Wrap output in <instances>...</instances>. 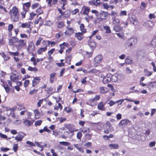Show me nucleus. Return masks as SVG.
<instances>
[{"instance_id":"f257e3e1","label":"nucleus","mask_w":156,"mask_h":156,"mask_svg":"<svg viewBox=\"0 0 156 156\" xmlns=\"http://www.w3.org/2000/svg\"><path fill=\"white\" fill-rule=\"evenodd\" d=\"M9 14L11 20L13 22H18L20 20L19 10L16 6H13L11 9Z\"/></svg>"},{"instance_id":"f03ea898","label":"nucleus","mask_w":156,"mask_h":156,"mask_svg":"<svg viewBox=\"0 0 156 156\" xmlns=\"http://www.w3.org/2000/svg\"><path fill=\"white\" fill-rule=\"evenodd\" d=\"M137 42V39L136 37H132L129 38L125 42V45L126 47H133Z\"/></svg>"},{"instance_id":"7ed1b4c3","label":"nucleus","mask_w":156,"mask_h":156,"mask_svg":"<svg viewBox=\"0 0 156 156\" xmlns=\"http://www.w3.org/2000/svg\"><path fill=\"white\" fill-rule=\"evenodd\" d=\"M27 51L29 54H30L33 56H35L36 55L35 48L33 43L31 42L28 44L27 48Z\"/></svg>"},{"instance_id":"20e7f679","label":"nucleus","mask_w":156,"mask_h":156,"mask_svg":"<svg viewBox=\"0 0 156 156\" xmlns=\"http://www.w3.org/2000/svg\"><path fill=\"white\" fill-rule=\"evenodd\" d=\"M27 44V41L25 39H19L18 38L17 43L16 44V47L19 49H21L26 47Z\"/></svg>"},{"instance_id":"39448f33","label":"nucleus","mask_w":156,"mask_h":156,"mask_svg":"<svg viewBox=\"0 0 156 156\" xmlns=\"http://www.w3.org/2000/svg\"><path fill=\"white\" fill-rule=\"evenodd\" d=\"M103 58L102 56L101 55H98L94 57L93 61L94 67H97L99 66Z\"/></svg>"},{"instance_id":"423d86ee","label":"nucleus","mask_w":156,"mask_h":156,"mask_svg":"<svg viewBox=\"0 0 156 156\" xmlns=\"http://www.w3.org/2000/svg\"><path fill=\"white\" fill-rule=\"evenodd\" d=\"M31 23H32L31 22H28L22 23L21 26V27L23 28H29V29L26 30V32L28 33L29 34V37L30 36V33L32 31V28L31 27Z\"/></svg>"},{"instance_id":"0eeeda50","label":"nucleus","mask_w":156,"mask_h":156,"mask_svg":"<svg viewBox=\"0 0 156 156\" xmlns=\"http://www.w3.org/2000/svg\"><path fill=\"white\" fill-rule=\"evenodd\" d=\"M109 13L107 12L101 11L99 14V18L101 21H105L107 20Z\"/></svg>"},{"instance_id":"6e6552de","label":"nucleus","mask_w":156,"mask_h":156,"mask_svg":"<svg viewBox=\"0 0 156 156\" xmlns=\"http://www.w3.org/2000/svg\"><path fill=\"white\" fill-rule=\"evenodd\" d=\"M18 39V38L16 37H12L9 40V45L16 47Z\"/></svg>"},{"instance_id":"1a4fd4ad","label":"nucleus","mask_w":156,"mask_h":156,"mask_svg":"<svg viewBox=\"0 0 156 156\" xmlns=\"http://www.w3.org/2000/svg\"><path fill=\"white\" fill-rule=\"evenodd\" d=\"M111 74H108L105 76L103 77L102 82L104 84L108 83L111 81Z\"/></svg>"},{"instance_id":"9d476101","label":"nucleus","mask_w":156,"mask_h":156,"mask_svg":"<svg viewBox=\"0 0 156 156\" xmlns=\"http://www.w3.org/2000/svg\"><path fill=\"white\" fill-rule=\"evenodd\" d=\"M90 8L86 6H83L82 9L81 13L85 15L88 16L90 11Z\"/></svg>"},{"instance_id":"9b49d317","label":"nucleus","mask_w":156,"mask_h":156,"mask_svg":"<svg viewBox=\"0 0 156 156\" xmlns=\"http://www.w3.org/2000/svg\"><path fill=\"white\" fill-rule=\"evenodd\" d=\"M66 29V31L64 32L66 36H70L74 33V31L73 28L69 27L68 26Z\"/></svg>"},{"instance_id":"f8f14e48","label":"nucleus","mask_w":156,"mask_h":156,"mask_svg":"<svg viewBox=\"0 0 156 156\" xmlns=\"http://www.w3.org/2000/svg\"><path fill=\"white\" fill-rule=\"evenodd\" d=\"M41 79V77L40 76L35 77L32 81V86L34 87L37 85L40 82Z\"/></svg>"},{"instance_id":"ddd939ff","label":"nucleus","mask_w":156,"mask_h":156,"mask_svg":"<svg viewBox=\"0 0 156 156\" xmlns=\"http://www.w3.org/2000/svg\"><path fill=\"white\" fill-rule=\"evenodd\" d=\"M154 25V23L153 21L148 20L145 22L144 26L147 28H151L153 27Z\"/></svg>"},{"instance_id":"4468645a","label":"nucleus","mask_w":156,"mask_h":156,"mask_svg":"<svg viewBox=\"0 0 156 156\" xmlns=\"http://www.w3.org/2000/svg\"><path fill=\"white\" fill-rule=\"evenodd\" d=\"M31 6V3L30 2L25 3L23 4L22 10H24L29 11Z\"/></svg>"},{"instance_id":"2eb2a0df","label":"nucleus","mask_w":156,"mask_h":156,"mask_svg":"<svg viewBox=\"0 0 156 156\" xmlns=\"http://www.w3.org/2000/svg\"><path fill=\"white\" fill-rule=\"evenodd\" d=\"M117 83H119L122 81L123 79H124L125 77L121 73H116Z\"/></svg>"},{"instance_id":"dca6fc26","label":"nucleus","mask_w":156,"mask_h":156,"mask_svg":"<svg viewBox=\"0 0 156 156\" xmlns=\"http://www.w3.org/2000/svg\"><path fill=\"white\" fill-rule=\"evenodd\" d=\"M10 79L12 82H17L19 80V76H17L16 74H12L10 76Z\"/></svg>"},{"instance_id":"f3484780","label":"nucleus","mask_w":156,"mask_h":156,"mask_svg":"<svg viewBox=\"0 0 156 156\" xmlns=\"http://www.w3.org/2000/svg\"><path fill=\"white\" fill-rule=\"evenodd\" d=\"M88 44L89 46L92 49H94L96 46V43L91 40L89 41Z\"/></svg>"},{"instance_id":"a211bd4d","label":"nucleus","mask_w":156,"mask_h":156,"mask_svg":"<svg viewBox=\"0 0 156 156\" xmlns=\"http://www.w3.org/2000/svg\"><path fill=\"white\" fill-rule=\"evenodd\" d=\"M130 121L127 119H124L122 120L119 123V125L121 126H125L127 125L129 122Z\"/></svg>"},{"instance_id":"6ab92c4d","label":"nucleus","mask_w":156,"mask_h":156,"mask_svg":"<svg viewBox=\"0 0 156 156\" xmlns=\"http://www.w3.org/2000/svg\"><path fill=\"white\" fill-rule=\"evenodd\" d=\"M14 28L13 25L12 24H9L8 26V34L9 36H11L12 35V30Z\"/></svg>"},{"instance_id":"aec40b11","label":"nucleus","mask_w":156,"mask_h":156,"mask_svg":"<svg viewBox=\"0 0 156 156\" xmlns=\"http://www.w3.org/2000/svg\"><path fill=\"white\" fill-rule=\"evenodd\" d=\"M75 36L79 41H81L83 38V34L81 33H76Z\"/></svg>"},{"instance_id":"412c9836","label":"nucleus","mask_w":156,"mask_h":156,"mask_svg":"<svg viewBox=\"0 0 156 156\" xmlns=\"http://www.w3.org/2000/svg\"><path fill=\"white\" fill-rule=\"evenodd\" d=\"M34 114V118L35 119H37L40 117V113L37 109H35L33 111Z\"/></svg>"},{"instance_id":"4be33fe9","label":"nucleus","mask_w":156,"mask_h":156,"mask_svg":"<svg viewBox=\"0 0 156 156\" xmlns=\"http://www.w3.org/2000/svg\"><path fill=\"white\" fill-rule=\"evenodd\" d=\"M100 73V71L99 70L96 69H92L87 72L88 73H94L96 75L99 74Z\"/></svg>"},{"instance_id":"5701e85b","label":"nucleus","mask_w":156,"mask_h":156,"mask_svg":"<svg viewBox=\"0 0 156 156\" xmlns=\"http://www.w3.org/2000/svg\"><path fill=\"white\" fill-rule=\"evenodd\" d=\"M23 123L25 125L29 126L32 125L33 121H31L27 119H25L23 121Z\"/></svg>"},{"instance_id":"b1692460","label":"nucleus","mask_w":156,"mask_h":156,"mask_svg":"<svg viewBox=\"0 0 156 156\" xmlns=\"http://www.w3.org/2000/svg\"><path fill=\"white\" fill-rule=\"evenodd\" d=\"M56 74L53 73L50 75V81L51 83H54V81L56 80V78L55 76Z\"/></svg>"},{"instance_id":"393cba45","label":"nucleus","mask_w":156,"mask_h":156,"mask_svg":"<svg viewBox=\"0 0 156 156\" xmlns=\"http://www.w3.org/2000/svg\"><path fill=\"white\" fill-rule=\"evenodd\" d=\"M112 20L113 23L114 24H119L120 23L119 19L115 17H113Z\"/></svg>"},{"instance_id":"a878e982","label":"nucleus","mask_w":156,"mask_h":156,"mask_svg":"<svg viewBox=\"0 0 156 156\" xmlns=\"http://www.w3.org/2000/svg\"><path fill=\"white\" fill-rule=\"evenodd\" d=\"M154 83L153 82H150L147 84V87L149 90H151L154 88Z\"/></svg>"},{"instance_id":"bb28decb","label":"nucleus","mask_w":156,"mask_h":156,"mask_svg":"<svg viewBox=\"0 0 156 156\" xmlns=\"http://www.w3.org/2000/svg\"><path fill=\"white\" fill-rule=\"evenodd\" d=\"M47 49L46 46L44 48H39L37 50V53L38 54H41L42 52L45 51Z\"/></svg>"},{"instance_id":"cd10ccee","label":"nucleus","mask_w":156,"mask_h":156,"mask_svg":"<svg viewBox=\"0 0 156 156\" xmlns=\"http://www.w3.org/2000/svg\"><path fill=\"white\" fill-rule=\"evenodd\" d=\"M144 75L147 76H149L152 75V72L149 71L147 69H145L144 70Z\"/></svg>"},{"instance_id":"c85d7f7f","label":"nucleus","mask_w":156,"mask_h":156,"mask_svg":"<svg viewBox=\"0 0 156 156\" xmlns=\"http://www.w3.org/2000/svg\"><path fill=\"white\" fill-rule=\"evenodd\" d=\"M27 70L31 72H33L34 73L38 71V69L36 67H33L30 66H29L27 69Z\"/></svg>"},{"instance_id":"c756f323","label":"nucleus","mask_w":156,"mask_h":156,"mask_svg":"<svg viewBox=\"0 0 156 156\" xmlns=\"http://www.w3.org/2000/svg\"><path fill=\"white\" fill-rule=\"evenodd\" d=\"M123 28L120 25H115L114 27V30L116 32H119Z\"/></svg>"},{"instance_id":"7c9ffc66","label":"nucleus","mask_w":156,"mask_h":156,"mask_svg":"<svg viewBox=\"0 0 156 156\" xmlns=\"http://www.w3.org/2000/svg\"><path fill=\"white\" fill-rule=\"evenodd\" d=\"M108 147L111 149H117L118 148L119 145L117 144H111L109 145Z\"/></svg>"},{"instance_id":"2f4dec72","label":"nucleus","mask_w":156,"mask_h":156,"mask_svg":"<svg viewBox=\"0 0 156 156\" xmlns=\"http://www.w3.org/2000/svg\"><path fill=\"white\" fill-rule=\"evenodd\" d=\"M98 108L101 110H105L104 105L103 102H100L98 106Z\"/></svg>"},{"instance_id":"473e14b6","label":"nucleus","mask_w":156,"mask_h":156,"mask_svg":"<svg viewBox=\"0 0 156 156\" xmlns=\"http://www.w3.org/2000/svg\"><path fill=\"white\" fill-rule=\"evenodd\" d=\"M99 89L101 93H105L108 91V89L105 87H101Z\"/></svg>"},{"instance_id":"72a5a7b5","label":"nucleus","mask_w":156,"mask_h":156,"mask_svg":"<svg viewBox=\"0 0 156 156\" xmlns=\"http://www.w3.org/2000/svg\"><path fill=\"white\" fill-rule=\"evenodd\" d=\"M2 57L3 58L4 60L5 61H8L10 58V57L8 55H6L4 52L2 53Z\"/></svg>"},{"instance_id":"f704fd0d","label":"nucleus","mask_w":156,"mask_h":156,"mask_svg":"<svg viewBox=\"0 0 156 156\" xmlns=\"http://www.w3.org/2000/svg\"><path fill=\"white\" fill-rule=\"evenodd\" d=\"M145 78L144 77H142L140 79L139 81L140 85L142 87H145L147 86V84L143 82V81L144 80Z\"/></svg>"},{"instance_id":"c9c22d12","label":"nucleus","mask_w":156,"mask_h":156,"mask_svg":"<svg viewBox=\"0 0 156 156\" xmlns=\"http://www.w3.org/2000/svg\"><path fill=\"white\" fill-rule=\"evenodd\" d=\"M111 81L113 82H117V79L116 73L114 75H112L111 74Z\"/></svg>"},{"instance_id":"e433bc0d","label":"nucleus","mask_w":156,"mask_h":156,"mask_svg":"<svg viewBox=\"0 0 156 156\" xmlns=\"http://www.w3.org/2000/svg\"><path fill=\"white\" fill-rule=\"evenodd\" d=\"M125 62L127 64H130L132 63L133 59L131 57H128L126 58Z\"/></svg>"},{"instance_id":"4c0bfd02","label":"nucleus","mask_w":156,"mask_h":156,"mask_svg":"<svg viewBox=\"0 0 156 156\" xmlns=\"http://www.w3.org/2000/svg\"><path fill=\"white\" fill-rule=\"evenodd\" d=\"M128 24V22L127 21H125L124 22L123 20H121L120 21V24L121 26L122 27V28L125 27L126 28L127 27Z\"/></svg>"},{"instance_id":"58836bf2","label":"nucleus","mask_w":156,"mask_h":156,"mask_svg":"<svg viewBox=\"0 0 156 156\" xmlns=\"http://www.w3.org/2000/svg\"><path fill=\"white\" fill-rule=\"evenodd\" d=\"M103 28L106 30V34H109L111 33V30L110 27L108 26H104Z\"/></svg>"},{"instance_id":"ea45409f","label":"nucleus","mask_w":156,"mask_h":156,"mask_svg":"<svg viewBox=\"0 0 156 156\" xmlns=\"http://www.w3.org/2000/svg\"><path fill=\"white\" fill-rule=\"evenodd\" d=\"M3 87H4L5 91L7 92H9L10 91V88L9 87L7 84H4L2 85Z\"/></svg>"},{"instance_id":"a19ab883","label":"nucleus","mask_w":156,"mask_h":156,"mask_svg":"<svg viewBox=\"0 0 156 156\" xmlns=\"http://www.w3.org/2000/svg\"><path fill=\"white\" fill-rule=\"evenodd\" d=\"M80 27L81 31L83 33L86 32V29L84 28V26L83 23H81L80 26Z\"/></svg>"},{"instance_id":"79ce46f5","label":"nucleus","mask_w":156,"mask_h":156,"mask_svg":"<svg viewBox=\"0 0 156 156\" xmlns=\"http://www.w3.org/2000/svg\"><path fill=\"white\" fill-rule=\"evenodd\" d=\"M27 12L24 10H23L21 12V17L22 19H24L25 18L26 14Z\"/></svg>"},{"instance_id":"37998d69","label":"nucleus","mask_w":156,"mask_h":156,"mask_svg":"<svg viewBox=\"0 0 156 156\" xmlns=\"http://www.w3.org/2000/svg\"><path fill=\"white\" fill-rule=\"evenodd\" d=\"M100 98V96L99 95H96L93 98L90 99V101L91 102H93L94 101H97L99 100Z\"/></svg>"},{"instance_id":"c03bdc74","label":"nucleus","mask_w":156,"mask_h":156,"mask_svg":"<svg viewBox=\"0 0 156 156\" xmlns=\"http://www.w3.org/2000/svg\"><path fill=\"white\" fill-rule=\"evenodd\" d=\"M16 108L14 107V108H7L6 109V111L7 112L10 111V114H11L12 113H13L16 110Z\"/></svg>"},{"instance_id":"a18cd8bd","label":"nucleus","mask_w":156,"mask_h":156,"mask_svg":"<svg viewBox=\"0 0 156 156\" xmlns=\"http://www.w3.org/2000/svg\"><path fill=\"white\" fill-rule=\"evenodd\" d=\"M36 12L37 13H38L37 16H38L39 15L43 13V11L41 10V6L39 7H38L37 9L36 10Z\"/></svg>"},{"instance_id":"49530a36","label":"nucleus","mask_w":156,"mask_h":156,"mask_svg":"<svg viewBox=\"0 0 156 156\" xmlns=\"http://www.w3.org/2000/svg\"><path fill=\"white\" fill-rule=\"evenodd\" d=\"M36 15V13H34L33 12H30V17L29 18V20H32Z\"/></svg>"},{"instance_id":"de8ad7c7","label":"nucleus","mask_w":156,"mask_h":156,"mask_svg":"<svg viewBox=\"0 0 156 156\" xmlns=\"http://www.w3.org/2000/svg\"><path fill=\"white\" fill-rule=\"evenodd\" d=\"M43 38L41 37H39L35 43V45L36 46H38L40 44L41 41L43 40Z\"/></svg>"},{"instance_id":"09e8293b","label":"nucleus","mask_w":156,"mask_h":156,"mask_svg":"<svg viewBox=\"0 0 156 156\" xmlns=\"http://www.w3.org/2000/svg\"><path fill=\"white\" fill-rule=\"evenodd\" d=\"M70 15V12L69 10L66 11L63 13L62 16H64L66 18L68 17Z\"/></svg>"},{"instance_id":"8fccbe9b","label":"nucleus","mask_w":156,"mask_h":156,"mask_svg":"<svg viewBox=\"0 0 156 156\" xmlns=\"http://www.w3.org/2000/svg\"><path fill=\"white\" fill-rule=\"evenodd\" d=\"M127 11H121L119 13V16L120 17L127 15Z\"/></svg>"},{"instance_id":"3c124183","label":"nucleus","mask_w":156,"mask_h":156,"mask_svg":"<svg viewBox=\"0 0 156 156\" xmlns=\"http://www.w3.org/2000/svg\"><path fill=\"white\" fill-rule=\"evenodd\" d=\"M151 44L154 47H156V37H154L151 42Z\"/></svg>"},{"instance_id":"603ef678","label":"nucleus","mask_w":156,"mask_h":156,"mask_svg":"<svg viewBox=\"0 0 156 156\" xmlns=\"http://www.w3.org/2000/svg\"><path fill=\"white\" fill-rule=\"evenodd\" d=\"M59 143L62 145L66 146H68L70 145V143L67 142L60 141L59 142Z\"/></svg>"},{"instance_id":"864d4df0","label":"nucleus","mask_w":156,"mask_h":156,"mask_svg":"<svg viewBox=\"0 0 156 156\" xmlns=\"http://www.w3.org/2000/svg\"><path fill=\"white\" fill-rule=\"evenodd\" d=\"M39 5V4L38 3H35L33 4L31 6V7L32 9H35L38 8Z\"/></svg>"},{"instance_id":"5fc2aeb1","label":"nucleus","mask_w":156,"mask_h":156,"mask_svg":"<svg viewBox=\"0 0 156 156\" xmlns=\"http://www.w3.org/2000/svg\"><path fill=\"white\" fill-rule=\"evenodd\" d=\"M9 53L10 55L12 56H18L19 55V53L18 51H16V52H12L9 51Z\"/></svg>"},{"instance_id":"6e6d98bb","label":"nucleus","mask_w":156,"mask_h":156,"mask_svg":"<svg viewBox=\"0 0 156 156\" xmlns=\"http://www.w3.org/2000/svg\"><path fill=\"white\" fill-rule=\"evenodd\" d=\"M30 81L28 80H26L24 82V86L25 88L27 87L29 84Z\"/></svg>"},{"instance_id":"4d7b16f0","label":"nucleus","mask_w":156,"mask_h":156,"mask_svg":"<svg viewBox=\"0 0 156 156\" xmlns=\"http://www.w3.org/2000/svg\"><path fill=\"white\" fill-rule=\"evenodd\" d=\"M107 128L109 130L112 129V126L111 123L109 122H107L106 123Z\"/></svg>"},{"instance_id":"13d9d810","label":"nucleus","mask_w":156,"mask_h":156,"mask_svg":"<svg viewBox=\"0 0 156 156\" xmlns=\"http://www.w3.org/2000/svg\"><path fill=\"white\" fill-rule=\"evenodd\" d=\"M20 37L22 38H27L30 37L25 34L21 33L20 34Z\"/></svg>"},{"instance_id":"bf43d9fd","label":"nucleus","mask_w":156,"mask_h":156,"mask_svg":"<svg viewBox=\"0 0 156 156\" xmlns=\"http://www.w3.org/2000/svg\"><path fill=\"white\" fill-rule=\"evenodd\" d=\"M81 132H82L83 133H89L90 132V129L89 128H84L81 130Z\"/></svg>"},{"instance_id":"052dcab7","label":"nucleus","mask_w":156,"mask_h":156,"mask_svg":"<svg viewBox=\"0 0 156 156\" xmlns=\"http://www.w3.org/2000/svg\"><path fill=\"white\" fill-rule=\"evenodd\" d=\"M18 148V144H13V149L14 151L15 152H16Z\"/></svg>"},{"instance_id":"680f3d73","label":"nucleus","mask_w":156,"mask_h":156,"mask_svg":"<svg viewBox=\"0 0 156 156\" xmlns=\"http://www.w3.org/2000/svg\"><path fill=\"white\" fill-rule=\"evenodd\" d=\"M42 122V121L41 120H37L35 122V125L36 126H40L41 125Z\"/></svg>"},{"instance_id":"e2e57ef3","label":"nucleus","mask_w":156,"mask_h":156,"mask_svg":"<svg viewBox=\"0 0 156 156\" xmlns=\"http://www.w3.org/2000/svg\"><path fill=\"white\" fill-rule=\"evenodd\" d=\"M74 146L76 147L79 151H80L82 152H83L84 151L83 149L79 147L78 144H74Z\"/></svg>"},{"instance_id":"0e129e2a","label":"nucleus","mask_w":156,"mask_h":156,"mask_svg":"<svg viewBox=\"0 0 156 156\" xmlns=\"http://www.w3.org/2000/svg\"><path fill=\"white\" fill-rule=\"evenodd\" d=\"M82 136V134L81 132V131L79 132L77 134V138L78 139L80 140Z\"/></svg>"},{"instance_id":"69168bd1","label":"nucleus","mask_w":156,"mask_h":156,"mask_svg":"<svg viewBox=\"0 0 156 156\" xmlns=\"http://www.w3.org/2000/svg\"><path fill=\"white\" fill-rule=\"evenodd\" d=\"M30 61L32 62H33V65L34 66H36V59L35 58V57H34V56H33V57H32L30 58Z\"/></svg>"},{"instance_id":"338daca9","label":"nucleus","mask_w":156,"mask_h":156,"mask_svg":"<svg viewBox=\"0 0 156 156\" xmlns=\"http://www.w3.org/2000/svg\"><path fill=\"white\" fill-rule=\"evenodd\" d=\"M18 105L19 106V107L18 108L19 110H21L22 109H25L26 108L25 106L23 104H20Z\"/></svg>"},{"instance_id":"774afa93","label":"nucleus","mask_w":156,"mask_h":156,"mask_svg":"<svg viewBox=\"0 0 156 156\" xmlns=\"http://www.w3.org/2000/svg\"><path fill=\"white\" fill-rule=\"evenodd\" d=\"M26 143L27 144L29 145L30 147H34L35 146V144L29 141H27Z\"/></svg>"}]
</instances>
